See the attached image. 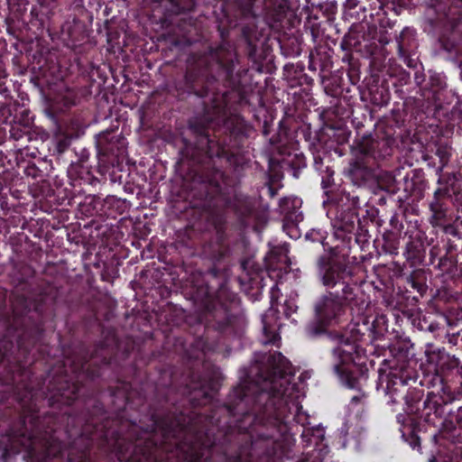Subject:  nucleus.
Instances as JSON below:
<instances>
[{
  "label": "nucleus",
  "mask_w": 462,
  "mask_h": 462,
  "mask_svg": "<svg viewBox=\"0 0 462 462\" xmlns=\"http://www.w3.org/2000/svg\"><path fill=\"white\" fill-rule=\"evenodd\" d=\"M297 310V306L293 304V302L290 300H286L284 303V313L286 317H290L291 313Z\"/></svg>",
  "instance_id": "13d9d810"
},
{
  "label": "nucleus",
  "mask_w": 462,
  "mask_h": 462,
  "mask_svg": "<svg viewBox=\"0 0 462 462\" xmlns=\"http://www.w3.org/2000/svg\"><path fill=\"white\" fill-rule=\"evenodd\" d=\"M404 246L402 255L411 267L419 268L428 265L426 263V247L430 245L427 236L420 230L407 231L402 237Z\"/></svg>",
  "instance_id": "dca6fc26"
},
{
  "label": "nucleus",
  "mask_w": 462,
  "mask_h": 462,
  "mask_svg": "<svg viewBox=\"0 0 462 462\" xmlns=\"http://www.w3.org/2000/svg\"><path fill=\"white\" fill-rule=\"evenodd\" d=\"M307 240L313 243H320L323 246L325 245V240L327 238L326 232L319 229H311L305 236Z\"/></svg>",
  "instance_id": "3c124183"
},
{
  "label": "nucleus",
  "mask_w": 462,
  "mask_h": 462,
  "mask_svg": "<svg viewBox=\"0 0 462 462\" xmlns=\"http://www.w3.org/2000/svg\"><path fill=\"white\" fill-rule=\"evenodd\" d=\"M457 254L458 247L454 241L441 238L430 247L428 265H432L441 274L455 276L457 272Z\"/></svg>",
  "instance_id": "9b49d317"
},
{
  "label": "nucleus",
  "mask_w": 462,
  "mask_h": 462,
  "mask_svg": "<svg viewBox=\"0 0 462 462\" xmlns=\"http://www.w3.org/2000/svg\"><path fill=\"white\" fill-rule=\"evenodd\" d=\"M350 133L343 128L328 127L324 133L318 134L319 143H325L329 149L337 152V145H343L348 142Z\"/></svg>",
  "instance_id": "c756f323"
},
{
  "label": "nucleus",
  "mask_w": 462,
  "mask_h": 462,
  "mask_svg": "<svg viewBox=\"0 0 462 462\" xmlns=\"http://www.w3.org/2000/svg\"><path fill=\"white\" fill-rule=\"evenodd\" d=\"M31 119L29 118V115L26 114L25 116L23 117V119H19V122L16 121V117L14 119V125H11L10 128V134L11 136L14 140H20L23 138V136H26L30 133L31 129Z\"/></svg>",
  "instance_id": "c9c22d12"
},
{
  "label": "nucleus",
  "mask_w": 462,
  "mask_h": 462,
  "mask_svg": "<svg viewBox=\"0 0 462 462\" xmlns=\"http://www.w3.org/2000/svg\"><path fill=\"white\" fill-rule=\"evenodd\" d=\"M390 358H384L380 366L395 368H416L417 362L413 359V344L410 339H398L388 345Z\"/></svg>",
  "instance_id": "6ab92c4d"
},
{
  "label": "nucleus",
  "mask_w": 462,
  "mask_h": 462,
  "mask_svg": "<svg viewBox=\"0 0 462 462\" xmlns=\"http://www.w3.org/2000/svg\"><path fill=\"white\" fill-rule=\"evenodd\" d=\"M283 165L294 178L298 179L301 171L307 167L306 157L302 153H295L293 156L284 159Z\"/></svg>",
  "instance_id": "f704fd0d"
},
{
  "label": "nucleus",
  "mask_w": 462,
  "mask_h": 462,
  "mask_svg": "<svg viewBox=\"0 0 462 462\" xmlns=\"http://www.w3.org/2000/svg\"><path fill=\"white\" fill-rule=\"evenodd\" d=\"M272 179H273V177H271V178H270V180L267 181L266 185H267V187H268V193H269V196H270V198H272V199H273V198H274V197L277 195V193H278V189H277V188H275V187L273 185V183H272V181H271V180H272Z\"/></svg>",
  "instance_id": "052dcab7"
},
{
  "label": "nucleus",
  "mask_w": 462,
  "mask_h": 462,
  "mask_svg": "<svg viewBox=\"0 0 462 462\" xmlns=\"http://www.w3.org/2000/svg\"><path fill=\"white\" fill-rule=\"evenodd\" d=\"M443 323L437 320H430V317L424 316L422 319H419L418 327L420 330L430 331L431 333L438 332L441 328H443L444 323L448 321L447 317H441Z\"/></svg>",
  "instance_id": "79ce46f5"
},
{
  "label": "nucleus",
  "mask_w": 462,
  "mask_h": 462,
  "mask_svg": "<svg viewBox=\"0 0 462 462\" xmlns=\"http://www.w3.org/2000/svg\"><path fill=\"white\" fill-rule=\"evenodd\" d=\"M301 439L306 447L312 444L318 446L324 439V430L322 428L306 429L301 434Z\"/></svg>",
  "instance_id": "58836bf2"
},
{
  "label": "nucleus",
  "mask_w": 462,
  "mask_h": 462,
  "mask_svg": "<svg viewBox=\"0 0 462 462\" xmlns=\"http://www.w3.org/2000/svg\"><path fill=\"white\" fill-rule=\"evenodd\" d=\"M376 143L367 136L358 138L350 146L353 159L349 162L346 170L347 177L356 186L354 190H360L363 196L362 186L374 177V168L393 155V142L384 143L379 148H374Z\"/></svg>",
  "instance_id": "6e6552de"
},
{
  "label": "nucleus",
  "mask_w": 462,
  "mask_h": 462,
  "mask_svg": "<svg viewBox=\"0 0 462 462\" xmlns=\"http://www.w3.org/2000/svg\"><path fill=\"white\" fill-rule=\"evenodd\" d=\"M71 141L72 134L59 130L54 137V152L59 155L62 154L69 148Z\"/></svg>",
  "instance_id": "ea45409f"
},
{
  "label": "nucleus",
  "mask_w": 462,
  "mask_h": 462,
  "mask_svg": "<svg viewBox=\"0 0 462 462\" xmlns=\"http://www.w3.org/2000/svg\"><path fill=\"white\" fill-rule=\"evenodd\" d=\"M51 171V162L46 159L38 158L29 161L23 168V173L37 182H45V178Z\"/></svg>",
  "instance_id": "c85d7f7f"
},
{
  "label": "nucleus",
  "mask_w": 462,
  "mask_h": 462,
  "mask_svg": "<svg viewBox=\"0 0 462 462\" xmlns=\"http://www.w3.org/2000/svg\"><path fill=\"white\" fill-rule=\"evenodd\" d=\"M271 177H273L271 181H272L273 185L274 186V183H275V181L278 180L279 177H278L277 174H270L269 178H268V180H270Z\"/></svg>",
  "instance_id": "0e129e2a"
},
{
  "label": "nucleus",
  "mask_w": 462,
  "mask_h": 462,
  "mask_svg": "<svg viewBox=\"0 0 462 462\" xmlns=\"http://www.w3.org/2000/svg\"><path fill=\"white\" fill-rule=\"evenodd\" d=\"M364 200L360 190H337L328 195L329 208L327 215L331 220L334 236L339 243L325 249L323 254H329L331 250L337 248L340 252L347 253L348 257L353 260V265L356 266V257L351 255L353 242L364 249L370 236L367 220L361 219L359 216Z\"/></svg>",
  "instance_id": "39448f33"
},
{
  "label": "nucleus",
  "mask_w": 462,
  "mask_h": 462,
  "mask_svg": "<svg viewBox=\"0 0 462 462\" xmlns=\"http://www.w3.org/2000/svg\"><path fill=\"white\" fill-rule=\"evenodd\" d=\"M274 289H275V286H273L272 288V291H271V293H272V296H271L272 308H273V306H274Z\"/></svg>",
  "instance_id": "69168bd1"
},
{
  "label": "nucleus",
  "mask_w": 462,
  "mask_h": 462,
  "mask_svg": "<svg viewBox=\"0 0 462 462\" xmlns=\"http://www.w3.org/2000/svg\"><path fill=\"white\" fill-rule=\"evenodd\" d=\"M415 30L409 27L404 28L396 39L398 54L411 66V60L410 56L414 49L417 48Z\"/></svg>",
  "instance_id": "cd10ccee"
},
{
  "label": "nucleus",
  "mask_w": 462,
  "mask_h": 462,
  "mask_svg": "<svg viewBox=\"0 0 462 462\" xmlns=\"http://www.w3.org/2000/svg\"><path fill=\"white\" fill-rule=\"evenodd\" d=\"M367 377L365 379V381L361 383L360 387L359 388H351V387H348L347 385H346L345 383H343L341 382V380L334 374V375L337 378L338 382L345 387L348 388V389H351V390H356L359 393V394L357 395H355L351 398V403L352 404H357L359 402H362L363 399H365L366 397V394L365 393V392L363 391V387L364 385L366 383L367 380H368V377H369V370L367 369Z\"/></svg>",
  "instance_id": "de8ad7c7"
},
{
  "label": "nucleus",
  "mask_w": 462,
  "mask_h": 462,
  "mask_svg": "<svg viewBox=\"0 0 462 462\" xmlns=\"http://www.w3.org/2000/svg\"><path fill=\"white\" fill-rule=\"evenodd\" d=\"M402 232L399 230H385L383 235L382 250L384 254L393 256L399 254Z\"/></svg>",
  "instance_id": "473e14b6"
},
{
  "label": "nucleus",
  "mask_w": 462,
  "mask_h": 462,
  "mask_svg": "<svg viewBox=\"0 0 462 462\" xmlns=\"http://www.w3.org/2000/svg\"><path fill=\"white\" fill-rule=\"evenodd\" d=\"M393 87L395 88L396 93L404 95L406 92L402 88L409 85L411 82V74L402 68L394 69V74L390 75Z\"/></svg>",
  "instance_id": "e433bc0d"
},
{
  "label": "nucleus",
  "mask_w": 462,
  "mask_h": 462,
  "mask_svg": "<svg viewBox=\"0 0 462 462\" xmlns=\"http://www.w3.org/2000/svg\"><path fill=\"white\" fill-rule=\"evenodd\" d=\"M390 230H399V232H402V229L403 228L402 223L399 222L398 216L393 215L390 219Z\"/></svg>",
  "instance_id": "4d7b16f0"
},
{
  "label": "nucleus",
  "mask_w": 462,
  "mask_h": 462,
  "mask_svg": "<svg viewBox=\"0 0 462 462\" xmlns=\"http://www.w3.org/2000/svg\"><path fill=\"white\" fill-rule=\"evenodd\" d=\"M340 70H346L347 78L351 85L356 86L360 81V61L352 52H345L342 57Z\"/></svg>",
  "instance_id": "7c9ffc66"
},
{
  "label": "nucleus",
  "mask_w": 462,
  "mask_h": 462,
  "mask_svg": "<svg viewBox=\"0 0 462 462\" xmlns=\"http://www.w3.org/2000/svg\"><path fill=\"white\" fill-rule=\"evenodd\" d=\"M451 148L448 145H439L433 154L438 160V171H443L444 167L448 165L450 156Z\"/></svg>",
  "instance_id": "37998d69"
},
{
  "label": "nucleus",
  "mask_w": 462,
  "mask_h": 462,
  "mask_svg": "<svg viewBox=\"0 0 462 462\" xmlns=\"http://www.w3.org/2000/svg\"><path fill=\"white\" fill-rule=\"evenodd\" d=\"M281 48L285 56L296 57L301 53V44L298 38H289L281 43Z\"/></svg>",
  "instance_id": "a19ab883"
},
{
  "label": "nucleus",
  "mask_w": 462,
  "mask_h": 462,
  "mask_svg": "<svg viewBox=\"0 0 462 462\" xmlns=\"http://www.w3.org/2000/svg\"><path fill=\"white\" fill-rule=\"evenodd\" d=\"M298 462H310L309 460H300V461H298Z\"/></svg>",
  "instance_id": "774afa93"
},
{
  "label": "nucleus",
  "mask_w": 462,
  "mask_h": 462,
  "mask_svg": "<svg viewBox=\"0 0 462 462\" xmlns=\"http://www.w3.org/2000/svg\"><path fill=\"white\" fill-rule=\"evenodd\" d=\"M304 69L305 67L303 63H297L296 65L287 64L284 67V70L287 72L289 77H291V79H295L297 76L304 73Z\"/></svg>",
  "instance_id": "603ef678"
},
{
  "label": "nucleus",
  "mask_w": 462,
  "mask_h": 462,
  "mask_svg": "<svg viewBox=\"0 0 462 462\" xmlns=\"http://www.w3.org/2000/svg\"><path fill=\"white\" fill-rule=\"evenodd\" d=\"M361 3H367L368 6L371 10L381 9L382 2L381 0H359Z\"/></svg>",
  "instance_id": "bf43d9fd"
},
{
  "label": "nucleus",
  "mask_w": 462,
  "mask_h": 462,
  "mask_svg": "<svg viewBox=\"0 0 462 462\" xmlns=\"http://www.w3.org/2000/svg\"><path fill=\"white\" fill-rule=\"evenodd\" d=\"M334 51L328 45H319L310 52L309 69L318 76L330 72L333 67Z\"/></svg>",
  "instance_id": "412c9836"
},
{
  "label": "nucleus",
  "mask_w": 462,
  "mask_h": 462,
  "mask_svg": "<svg viewBox=\"0 0 462 462\" xmlns=\"http://www.w3.org/2000/svg\"><path fill=\"white\" fill-rule=\"evenodd\" d=\"M96 146L99 162L114 166L126 151V139L117 129H108L97 136Z\"/></svg>",
  "instance_id": "f8f14e48"
},
{
  "label": "nucleus",
  "mask_w": 462,
  "mask_h": 462,
  "mask_svg": "<svg viewBox=\"0 0 462 462\" xmlns=\"http://www.w3.org/2000/svg\"><path fill=\"white\" fill-rule=\"evenodd\" d=\"M56 7V0H38L37 5L32 7L28 29L36 37L43 36L45 32H51Z\"/></svg>",
  "instance_id": "a211bd4d"
},
{
  "label": "nucleus",
  "mask_w": 462,
  "mask_h": 462,
  "mask_svg": "<svg viewBox=\"0 0 462 462\" xmlns=\"http://www.w3.org/2000/svg\"><path fill=\"white\" fill-rule=\"evenodd\" d=\"M312 155H313V167L314 169L322 174L326 171V166L323 162V156L319 151H316L315 144L312 143Z\"/></svg>",
  "instance_id": "8fccbe9b"
},
{
  "label": "nucleus",
  "mask_w": 462,
  "mask_h": 462,
  "mask_svg": "<svg viewBox=\"0 0 462 462\" xmlns=\"http://www.w3.org/2000/svg\"><path fill=\"white\" fill-rule=\"evenodd\" d=\"M334 173H335V171L331 167L326 166V171L322 173V176H321V187L323 189H325V193L328 197L332 192L338 190V189L331 190V191L327 190L328 188H330L332 186V184L334 182ZM327 203L328 204V199L327 200Z\"/></svg>",
  "instance_id": "a18cd8bd"
},
{
  "label": "nucleus",
  "mask_w": 462,
  "mask_h": 462,
  "mask_svg": "<svg viewBox=\"0 0 462 462\" xmlns=\"http://www.w3.org/2000/svg\"><path fill=\"white\" fill-rule=\"evenodd\" d=\"M279 207L281 212L284 214L285 220L299 222L302 219L301 214L295 210L294 200L289 198H282L280 199Z\"/></svg>",
  "instance_id": "4c0bfd02"
},
{
  "label": "nucleus",
  "mask_w": 462,
  "mask_h": 462,
  "mask_svg": "<svg viewBox=\"0 0 462 462\" xmlns=\"http://www.w3.org/2000/svg\"><path fill=\"white\" fill-rule=\"evenodd\" d=\"M76 8H84V0H73Z\"/></svg>",
  "instance_id": "e2e57ef3"
},
{
  "label": "nucleus",
  "mask_w": 462,
  "mask_h": 462,
  "mask_svg": "<svg viewBox=\"0 0 462 462\" xmlns=\"http://www.w3.org/2000/svg\"><path fill=\"white\" fill-rule=\"evenodd\" d=\"M363 198L365 199L364 202L362 203V205H365L366 207V208L365 209V215H362V217H360L361 219H365L367 220V226L369 225V223H373L376 220V217L378 216V209L374 207H370L367 205V201H366V196H365L363 194Z\"/></svg>",
  "instance_id": "09e8293b"
},
{
  "label": "nucleus",
  "mask_w": 462,
  "mask_h": 462,
  "mask_svg": "<svg viewBox=\"0 0 462 462\" xmlns=\"http://www.w3.org/2000/svg\"><path fill=\"white\" fill-rule=\"evenodd\" d=\"M5 78H6V73H5V69H3L2 67L0 66V95L5 96V97H6L7 93H8V89L4 87V84H5L4 80Z\"/></svg>",
  "instance_id": "6e6d98bb"
},
{
  "label": "nucleus",
  "mask_w": 462,
  "mask_h": 462,
  "mask_svg": "<svg viewBox=\"0 0 462 462\" xmlns=\"http://www.w3.org/2000/svg\"><path fill=\"white\" fill-rule=\"evenodd\" d=\"M319 79L325 93L332 97H342L345 90L350 92L349 88H344L343 72L340 69L327 72L319 76Z\"/></svg>",
  "instance_id": "393cba45"
},
{
  "label": "nucleus",
  "mask_w": 462,
  "mask_h": 462,
  "mask_svg": "<svg viewBox=\"0 0 462 462\" xmlns=\"http://www.w3.org/2000/svg\"><path fill=\"white\" fill-rule=\"evenodd\" d=\"M88 155H81L78 162H72L69 164L67 171L70 186L74 189L79 187V189L76 190L79 193L87 192L83 186L95 188L100 183L99 179L93 174L92 167L88 163Z\"/></svg>",
  "instance_id": "aec40b11"
},
{
  "label": "nucleus",
  "mask_w": 462,
  "mask_h": 462,
  "mask_svg": "<svg viewBox=\"0 0 462 462\" xmlns=\"http://www.w3.org/2000/svg\"><path fill=\"white\" fill-rule=\"evenodd\" d=\"M364 98L369 100L374 106L381 107L387 105L391 98L388 81L385 79L380 81L379 78H373L372 82L368 83Z\"/></svg>",
  "instance_id": "b1692460"
},
{
  "label": "nucleus",
  "mask_w": 462,
  "mask_h": 462,
  "mask_svg": "<svg viewBox=\"0 0 462 462\" xmlns=\"http://www.w3.org/2000/svg\"><path fill=\"white\" fill-rule=\"evenodd\" d=\"M302 133H303V135H304L306 141L310 139L311 133H310V125H307L305 128H303Z\"/></svg>",
  "instance_id": "680f3d73"
},
{
  "label": "nucleus",
  "mask_w": 462,
  "mask_h": 462,
  "mask_svg": "<svg viewBox=\"0 0 462 462\" xmlns=\"http://www.w3.org/2000/svg\"><path fill=\"white\" fill-rule=\"evenodd\" d=\"M102 199L96 195H89L85 198L84 202L79 203V210L86 217L100 218L102 217Z\"/></svg>",
  "instance_id": "72a5a7b5"
},
{
  "label": "nucleus",
  "mask_w": 462,
  "mask_h": 462,
  "mask_svg": "<svg viewBox=\"0 0 462 462\" xmlns=\"http://www.w3.org/2000/svg\"><path fill=\"white\" fill-rule=\"evenodd\" d=\"M189 293L199 310V319L205 324L207 335L216 332L217 342L223 345L243 337L245 320L240 299L227 287L223 272L215 267L209 269L205 276L192 282Z\"/></svg>",
  "instance_id": "20e7f679"
},
{
  "label": "nucleus",
  "mask_w": 462,
  "mask_h": 462,
  "mask_svg": "<svg viewBox=\"0 0 462 462\" xmlns=\"http://www.w3.org/2000/svg\"><path fill=\"white\" fill-rule=\"evenodd\" d=\"M427 187L428 181L422 169L411 170L403 177L402 189L406 197H411L413 200L421 199Z\"/></svg>",
  "instance_id": "5701e85b"
},
{
  "label": "nucleus",
  "mask_w": 462,
  "mask_h": 462,
  "mask_svg": "<svg viewBox=\"0 0 462 462\" xmlns=\"http://www.w3.org/2000/svg\"><path fill=\"white\" fill-rule=\"evenodd\" d=\"M290 245L287 243L282 245H273L265 255L266 264L280 268V264H286L289 262Z\"/></svg>",
  "instance_id": "2f4dec72"
},
{
  "label": "nucleus",
  "mask_w": 462,
  "mask_h": 462,
  "mask_svg": "<svg viewBox=\"0 0 462 462\" xmlns=\"http://www.w3.org/2000/svg\"><path fill=\"white\" fill-rule=\"evenodd\" d=\"M99 205L102 207V217L116 221L118 216L127 211L130 203L125 199L109 195L102 199V204Z\"/></svg>",
  "instance_id": "bb28decb"
},
{
  "label": "nucleus",
  "mask_w": 462,
  "mask_h": 462,
  "mask_svg": "<svg viewBox=\"0 0 462 462\" xmlns=\"http://www.w3.org/2000/svg\"><path fill=\"white\" fill-rule=\"evenodd\" d=\"M294 80H296V84L300 87H311L313 84L312 77L307 75L306 73H301L300 75L297 76V78Z\"/></svg>",
  "instance_id": "5fc2aeb1"
},
{
  "label": "nucleus",
  "mask_w": 462,
  "mask_h": 462,
  "mask_svg": "<svg viewBox=\"0 0 462 462\" xmlns=\"http://www.w3.org/2000/svg\"><path fill=\"white\" fill-rule=\"evenodd\" d=\"M88 226L92 228V236L99 239L102 244H108L114 238L117 229L115 221L104 217L92 218Z\"/></svg>",
  "instance_id": "a878e982"
},
{
  "label": "nucleus",
  "mask_w": 462,
  "mask_h": 462,
  "mask_svg": "<svg viewBox=\"0 0 462 462\" xmlns=\"http://www.w3.org/2000/svg\"><path fill=\"white\" fill-rule=\"evenodd\" d=\"M429 361L434 365L436 376L442 383V389H449V383L462 379V365L459 360L444 349H439L429 356Z\"/></svg>",
  "instance_id": "4468645a"
},
{
  "label": "nucleus",
  "mask_w": 462,
  "mask_h": 462,
  "mask_svg": "<svg viewBox=\"0 0 462 462\" xmlns=\"http://www.w3.org/2000/svg\"><path fill=\"white\" fill-rule=\"evenodd\" d=\"M439 187L436 189L429 202L430 222L433 226L442 227L446 234L456 235L457 229L451 224L453 219V195L455 191L448 183L438 180Z\"/></svg>",
  "instance_id": "9d476101"
},
{
  "label": "nucleus",
  "mask_w": 462,
  "mask_h": 462,
  "mask_svg": "<svg viewBox=\"0 0 462 462\" xmlns=\"http://www.w3.org/2000/svg\"><path fill=\"white\" fill-rule=\"evenodd\" d=\"M421 158H422L423 162L426 163V165L428 166V168L434 169L436 175H439V178L442 179V177L440 175V172L442 171H438V160L436 159V157L433 154H429V153L423 152L421 154Z\"/></svg>",
  "instance_id": "864d4df0"
},
{
  "label": "nucleus",
  "mask_w": 462,
  "mask_h": 462,
  "mask_svg": "<svg viewBox=\"0 0 462 462\" xmlns=\"http://www.w3.org/2000/svg\"><path fill=\"white\" fill-rule=\"evenodd\" d=\"M263 335H264L263 344L276 346L279 347V342L281 340L280 335L274 331H272L268 328V326L265 323L264 319H263Z\"/></svg>",
  "instance_id": "49530a36"
},
{
  "label": "nucleus",
  "mask_w": 462,
  "mask_h": 462,
  "mask_svg": "<svg viewBox=\"0 0 462 462\" xmlns=\"http://www.w3.org/2000/svg\"><path fill=\"white\" fill-rule=\"evenodd\" d=\"M427 273L424 269L415 268L409 273H402L397 280V295L412 306L427 292Z\"/></svg>",
  "instance_id": "ddd939ff"
},
{
  "label": "nucleus",
  "mask_w": 462,
  "mask_h": 462,
  "mask_svg": "<svg viewBox=\"0 0 462 462\" xmlns=\"http://www.w3.org/2000/svg\"><path fill=\"white\" fill-rule=\"evenodd\" d=\"M0 202H1V207L4 208L3 197L1 195H0Z\"/></svg>",
  "instance_id": "338daca9"
},
{
  "label": "nucleus",
  "mask_w": 462,
  "mask_h": 462,
  "mask_svg": "<svg viewBox=\"0 0 462 462\" xmlns=\"http://www.w3.org/2000/svg\"><path fill=\"white\" fill-rule=\"evenodd\" d=\"M61 35L67 45L75 49L88 40V26L85 22L74 17L61 26Z\"/></svg>",
  "instance_id": "4be33fe9"
},
{
  "label": "nucleus",
  "mask_w": 462,
  "mask_h": 462,
  "mask_svg": "<svg viewBox=\"0 0 462 462\" xmlns=\"http://www.w3.org/2000/svg\"><path fill=\"white\" fill-rule=\"evenodd\" d=\"M134 346L124 365L106 341H83V462H282L295 385L281 353H255L224 402L217 378L189 371L177 385Z\"/></svg>",
  "instance_id": "f257e3e1"
},
{
  "label": "nucleus",
  "mask_w": 462,
  "mask_h": 462,
  "mask_svg": "<svg viewBox=\"0 0 462 462\" xmlns=\"http://www.w3.org/2000/svg\"><path fill=\"white\" fill-rule=\"evenodd\" d=\"M316 273L327 291L312 303L313 319L306 328L310 339L327 337L336 343L329 366L343 383L359 388L367 377L368 357L363 344L374 343L386 330L384 316L372 321L364 315L367 304L359 288L356 266L337 248L316 260Z\"/></svg>",
  "instance_id": "f03ea898"
},
{
  "label": "nucleus",
  "mask_w": 462,
  "mask_h": 462,
  "mask_svg": "<svg viewBox=\"0 0 462 462\" xmlns=\"http://www.w3.org/2000/svg\"><path fill=\"white\" fill-rule=\"evenodd\" d=\"M414 80L419 87L418 92H420V97H414L417 102L424 101L427 107L431 106L436 107L441 106L443 93L447 87L445 77L439 73L434 72L430 74L425 85L421 86L422 82L425 80V75L416 72Z\"/></svg>",
  "instance_id": "2eb2a0df"
},
{
  "label": "nucleus",
  "mask_w": 462,
  "mask_h": 462,
  "mask_svg": "<svg viewBox=\"0 0 462 462\" xmlns=\"http://www.w3.org/2000/svg\"><path fill=\"white\" fill-rule=\"evenodd\" d=\"M153 16L162 28L177 25L179 38L177 43L191 46L202 40V33L191 18H179L178 15L195 8V0H153Z\"/></svg>",
  "instance_id": "1a4fd4ad"
},
{
  "label": "nucleus",
  "mask_w": 462,
  "mask_h": 462,
  "mask_svg": "<svg viewBox=\"0 0 462 462\" xmlns=\"http://www.w3.org/2000/svg\"><path fill=\"white\" fill-rule=\"evenodd\" d=\"M404 101L402 105L395 104L391 111V116L374 123L371 112L364 115L363 118L354 116L352 125L356 128V135L354 141L367 136L376 144L374 148H379L383 143L393 141V148L398 145V140L402 139L406 132L404 126L407 116V107L411 97H402Z\"/></svg>",
  "instance_id": "0eeeda50"
},
{
  "label": "nucleus",
  "mask_w": 462,
  "mask_h": 462,
  "mask_svg": "<svg viewBox=\"0 0 462 462\" xmlns=\"http://www.w3.org/2000/svg\"><path fill=\"white\" fill-rule=\"evenodd\" d=\"M366 35L363 25L355 24L352 25L341 41L340 47L345 52H352L351 50L355 49L356 51H361L365 49L370 54L377 52L379 46L376 43V32L371 35L370 30H368ZM379 42H382L381 39H378Z\"/></svg>",
  "instance_id": "f3484780"
},
{
  "label": "nucleus",
  "mask_w": 462,
  "mask_h": 462,
  "mask_svg": "<svg viewBox=\"0 0 462 462\" xmlns=\"http://www.w3.org/2000/svg\"><path fill=\"white\" fill-rule=\"evenodd\" d=\"M424 32L438 35L443 50L454 55L462 74V10L454 0H430L423 13Z\"/></svg>",
  "instance_id": "423d86ee"
},
{
  "label": "nucleus",
  "mask_w": 462,
  "mask_h": 462,
  "mask_svg": "<svg viewBox=\"0 0 462 462\" xmlns=\"http://www.w3.org/2000/svg\"><path fill=\"white\" fill-rule=\"evenodd\" d=\"M418 372L416 368H395L380 366L376 388L383 389L387 397V405L393 411H397V406L406 413H398L397 422L401 425L402 439L412 449L420 450L421 424L417 419L436 426L437 420L442 419L452 412L448 409L450 400L443 395L429 392L424 399V391L412 387L411 383H416Z\"/></svg>",
  "instance_id": "7ed1b4c3"
},
{
  "label": "nucleus",
  "mask_w": 462,
  "mask_h": 462,
  "mask_svg": "<svg viewBox=\"0 0 462 462\" xmlns=\"http://www.w3.org/2000/svg\"><path fill=\"white\" fill-rule=\"evenodd\" d=\"M319 9L326 17L328 22H332L337 12V4L336 1H325L319 5Z\"/></svg>",
  "instance_id": "c03bdc74"
}]
</instances>
